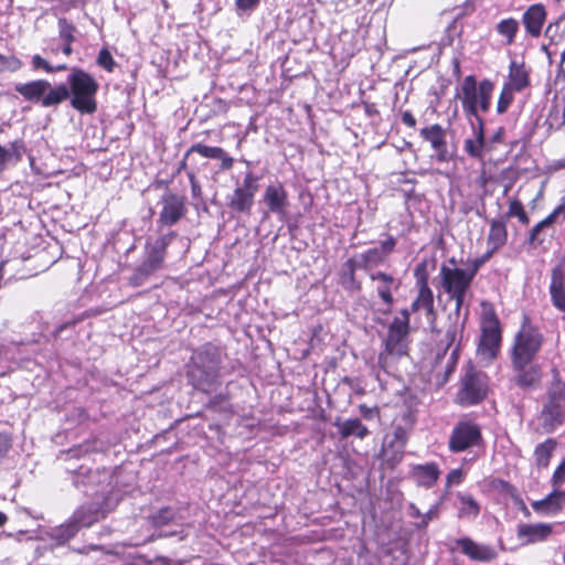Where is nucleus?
<instances>
[{"instance_id": "obj_1", "label": "nucleus", "mask_w": 565, "mask_h": 565, "mask_svg": "<svg viewBox=\"0 0 565 565\" xmlns=\"http://www.w3.org/2000/svg\"><path fill=\"white\" fill-rule=\"evenodd\" d=\"M14 90L24 100L39 104L43 108H56L68 100L71 107L81 115H93L98 109L99 83L81 67L71 70L66 83L52 85L47 79L38 78L15 84Z\"/></svg>"}, {"instance_id": "obj_2", "label": "nucleus", "mask_w": 565, "mask_h": 565, "mask_svg": "<svg viewBox=\"0 0 565 565\" xmlns=\"http://www.w3.org/2000/svg\"><path fill=\"white\" fill-rule=\"evenodd\" d=\"M545 338L527 313L522 315L519 330L513 337L509 351L513 375L511 382L524 392L536 391L542 386L544 372L535 361Z\"/></svg>"}, {"instance_id": "obj_3", "label": "nucleus", "mask_w": 565, "mask_h": 565, "mask_svg": "<svg viewBox=\"0 0 565 565\" xmlns=\"http://www.w3.org/2000/svg\"><path fill=\"white\" fill-rule=\"evenodd\" d=\"M221 350L205 343L195 349L185 364L186 382L193 390L203 394H212L222 385Z\"/></svg>"}, {"instance_id": "obj_4", "label": "nucleus", "mask_w": 565, "mask_h": 565, "mask_svg": "<svg viewBox=\"0 0 565 565\" xmlns=\"http://www.w3.org/2000/svg\"><path fill=\"white\" fill-rule=\"evenodd\" d=\"M493 90L494 83L491 79L483 78L478 82L475 75H467L456 97L461 102L463 114L479 122L483 120L480 113L486 114L490 110Z\"/></svg>"}, {"instance_id": "obj_5", "label": "nucleus", "mask_w": 565, "mask_h": 565, "mask_svg": "<svg viewBox=\"0 0 565 565\" xmlns=\"http://www.w3.org/2000/svg\"><path fill=\"white\" fill-rule=\"evenodd\" d=\"M551 372L552 381L539 415L540 426L546 434L565 424V381L562 380L557 367H553Z\"/></svg>"}, {"instance_id": "obj_6", "label": "nucleus", "mask_w": 565, "mask_h": 565, "mask_svg": "<svg viewBox=\"0 0 565 565\" xmlns=\"http://www.w3.org/2000/svg\"><path fill=\"white\" fill-rule=\"evenodd\" d=\"M175 236L177 233L174 231H170L169 233L159 236L153 243H146L143 260L129 277L130 286H141L151 275L163 267L168 246Z\"/></svg>"}, {"instance_id": "obj_7", "label": "nucleus", "mask_w": 565, "mask_h": 565, "mask_svg": "<svg viewBox=\"0 0 565 565\" xmlns=\"http://www.w3.org/2000/svg\"><path fill=\"white\" fill-rule=\"evenodd\" d=\"M488 375L470 366L460 380V387L456 393L455 403L462 407L478 405L488 397Z\"/></svg>"}, {"instance_id": "obj_8", "label": "nucleus", "mask_w": 565, "mask_h": 565, "mask_svg": "<svg viewBox=\"0 0 565 565\" xmlns=\"http://www.w3.org/2000/svg\"><path fill=\"white\" fill-rule=\"evenodd\" d=\"M502 328L494 310L484 313L481 319V334L477 353L482 360L494 361L501 351Z\"/></svg>"}, {"instance_id": "obj_9", "label": "nucleus", "mask_w": 565, "mask_h": 565, "mask_svg": "<svg viewBox=\"0 0 565 565\" xmlns=\"http://www.w3.org/2000/svg\"><path fill=\"white\" fill-rule=\"evenodd\" d=\"M483 443L480 424L468 416L461 417L452 427L448 438V449L452 454L467 451Z\"/></svg>"}, {"instance_id": "obj_10", "label": "nucleus", "mask_w": 565, "mask_h": 565, "mask_svg": "<svg viewBox=\"0 0 565 565\" xmlns=\"http://www.w3.org/2000/svg\"><path fill=\"white\" fill-rule=\"evenodd\" d=\"M260 177L253 172H246L242 184L236 186L232 194L227 196L226 205L235 213L250 215L252 207L255 202L256 193L258 192V181Z\"/></svg>"}, {"instance_id": "obj_11", "label": "nucleus", "mask_w": 565, "mask_h": 565, "mask_svg": "<svg viewBox=\"0 0 565 565\" xmlns=\"http://www.w3.org/2000/svg\"><path fill=\"white\" fill-rule=\"evenodd\" d=\"M465 152L473 159L482 162V169L479 175V184L486 186L488 183L494 181V177L488 166L492 163L491 158L484 161L486 150V127L484 120H479L473 127V138H467L463 141Z\"/></svg>"}, {"instance_id": "obj_12", "label": "nucleus", "mask_w": 565, "mask_h": 565, "mask_svg": "<svg viewBox=\"0 0 565 565\" xmlns=\"http://www.w3.org/2000/svg\"><path fill=\"white\" fill-rule=\"evenodd\" d=\"M397 239L391 234H387L385 239L381 241L380 246L371 247L358 257L361 269L370 275L375 271L374 269L385 264L391 254L395 252Z\"/></svg>"}, {"instance_id": "obj_13", "label": "nucleus", "mask_w": 565, "mask_h": 565, "mask_svg": "<svg viewBox=\"0 0 565 565\" xmlns=\"http://www.w3.org/2000/svg\"><path fill=\"white\" fill-rule=\"evenodd\" d=\"M369 278L372 282H376V295L385 306L382 312L384 315L390 313L395 302L394 294L397 292L402 286L401 279L383 270L370 273Z\"/></svg>"}, {"instance_id": "obj_14", "label": "nucleus", "mask_w": 565, "mask_h": 565, "mask_svg": "<svg viewBox=\"0 0 565 565\" xmlns=\"http://www.w3.org/2000/svg\"><path fill=\"white\" fill-rule=\"evenodd\" d=\"M161 204L158 223L162 226H173L186 215L185 195L167 192L161 196Z\"/></svg>"}, {"instance_id": "obj_15", "label": "nucleus", "mask_w": 565, "mask_h": 565, "mask_svg": "<svg viewBox=\"0 0 565 565\" xmlns=\"http://www.w3.org/2000/svg\"><path fill=\"white\" fill-rule=\"evenodd\" d=\"M191 153H198L206 159L218 160V170L222 172L228 171L234 167V158L231 157L222 147L207 146L201 142H196L193 143L184 153L183 159L179 164L178 172L186 169V159Z\"/></svg>"}, {"instance_id": "obj_16", "label": "nucleus", "mask_w": 565, "mask_h": 565, "mask_svg": "<svg viewBox=\"0 0 565 565\" xmlns=\"http://www.w3.org/2000/svg\"><path fill=\"white\" fill-rule=\"evenodd\" d=\"M439 276L441 288L448 296L467 294L473 281L463 268L446 265H441Z\"/></svg>"}, {"instance_id": "obj_17", "label": "nucleus", "mask_w": 565, "mask_h": 565, "mask_svg": "<svg viewBox=\"0 0 565 565\" xmlns=\"http://www.w3.org/2000/svg\"><path fill=\"white\" fill-rule=\"evenodd\" d=\"M546 19L547 10L543 3L536 2L529 6L522 13L521 18L525 34L532 39H539L542 34Z\"/></svg>"}, {"instance_id": "obj_18", "label": "nucleus", "mask_w": 565, "mask_h": 565, "mask_svg": "<svg viewBox=\"0 0 565 565\" xmlns=\"http://www.w3.org/2000/svg\"><path fill=\"white\" fill-rule=\"evenodd\" d=\"M419 135L425 141L429 142L439 162H445L449 159L447 131L440 124L423 127Z\"/></svg>"}, {"instance_id": "obj_19", "label": "nucleus", "mask_w": 565, "mask_h": 565, "mask_svg": "<svg viewBox=\"0 0 565 565\" xmlns=\"http://www.w3.org/2000/svg\"><path fill=\"white\" fill-rule=\"evenodd\" d=\"M548 291L553 307L565 313V258L552 268Z\"/></svg>"}, {"instance_id": "obj_20", "label": "nucleus", "mask_w": 565, "mask_h": 565, "mask_svg": "<svg viewBox=\"0 0 565 565\" xmlns=\"http://www.w3.org/2000/svg\"><path fill=\"white\" fill-rule=\"evenodd\" d=\"M263 201L268 212L279 216L287 213L289 195L282 183L268 184L264 190Z\"/></svg>"}, {"instance_id": "obj_21", "label": "nucleus", "mask_w": 565, "mask_h": 565, "mask_svg": "<svg viewBox=\"0 0 565 565\" xmlns=\"http://www.w3.org/2000/svg\"><path fill=\"white\" fill-rule=\"evenodd\" d=\"M409 342L408 335L387 331L384 340V351L379 355L380 367L383 370L386 369V359L388 355L396 358L408 355Z\"/></svg>"}, {"instance_id": "obj_22", "label": "nucleus", "mask_w": 565, "mask_h": 565, "mask_svg": "<svg viewBox=\"0 0 565 565\" xmlns=\"http://www.w3.org/2000/svg\"><path fill=\"white\" fill-rule=\"evenodd\" d=\"M408 310L411 313H423L427 321L435 326L437 321V310L435 307L434 291L431 288H416V296L413 299Z\"/></svg>"}, {"instance_id": "obj_23", "label": "nucleus", "mask_w": 565, "mask_h": 565, "mask_svg": "<svg viewBox=\"0 0 565 565\" xmlns=\"http://www.w3.org/2000/svg\"><path fill=\"white\" fill-rule=\"evenodd\" d=\"M407 440V430L403 426H396L393 430V439L384 448V456L392 468L402 461Z\"/></svg>"}, {"instance_id": "obj_24", "label": "nucleus", "mask_w": 565, "mask_h": 565, "mask_svg": "<svg viewBox=\"0 0 565 565\" xmlns=\"http://www.w3.org/2000/svg\"><path fill=\"white\" fill-rule=\"evenodd\" d=\"M468 317H469V310L467 309L462 317V320L461 321L456 320L455 322L449 324L445 332V342H446L445 352H447L448 350H450L452 348L451 359L455 362H457L459 354H460L461 342L463 339V332H465Z\"/></svg>"}, {"instance_id": "obj_25", "label": "nucleus", "mask_w": 565, "mask_h": 565, "mask_svg": "<svg viewBox=\"0 0 565 565\" xmlns=\"http://www.w3.org/2000/svg\"><path fill=\"white\" fill-rule=\"evenodd\" d=\"M358 269H361V265L356 256L348 258L342 264L339 282L347 291L360 292L362 290V281L356 278Z\"/></svg>"}, {"instance_id": "obj_26", "label": "nucleus", "mask_w": 565, "mask_h": 565, "mask_svg": "<svg viewBox=\"0 0 565 565\" xmlns=\"http://www.w3.org/2000/svg\"><path fill=\"white\" fill-rule=\"evenodd\" d=\"M457 546L472 561L490 562L497 556V552L489 545L478 544L469 537L457 540Z\"/></svg>"}, {"instance_id": "obj_27", "label": "nucleus", "mask_w": 565, "mask_h": 565, "mask_svg": "<svg viewBox=\"0 0 565 565\" xmlns=\"http://www.w3.org/2000/svg\"><path fill=\"white\" fill-rule=\"evenodd\" d=\"M409 477L417 486L429 489L438 481L440 470L436 462L415 465L409 471Z\"/></svg>"}, {"instance_id": "obj_28", "label": "nucleus", "mask_w": 565, "mask_h": 565, "mask_svg": "<svg viewBox=\"0 0 565 565\" xmlns=\"http://www.w3.org/2000/svg\"><path fill=\"white\" fill-rule=\"evenodd\" d=\"M514 90L522 92L531 85L530 68L524 62L511 61L508 81L503 84Z\"/></svg>"}, {"instance_id": "obj_29", "label": "nucleus", "mask_w": 565, "mask_h": 565, "mask_svg": "<svg viewBox=\"0 0 565 565\" xmlns=\"http://www.w3.org/2000/svg\"><path fill=\"white\" fill-rule=\"evenodd\" d=\"M565 504V491L554 488V490L547 494L544 499L533 501L531 503L532 509L540 514L552 515L556 514L563 509Z\"/></svg>"}, {"instance_id": "obj_30", "label": "nucleus", "mask_w": 565, "mask_h": 565, "mask_svg": "<svg viewBox=\"0 0 565 565\" xmlns=\"http://www.w3.org/2000/svg\"><path fill=\"white\" fill-rule=\"evenodd\" d=\"M333 425L338 428L339 437L342 440L350 437L364 439L371 434L370 429L362 423L360 418H348L345 420L337 418Z\"/></svg>"}, {"instance_id": "obj_31", "label": "nucleus", "mask_w": 565, "mask_h": 565, "mask_svg": "<svg viewBox=\"0 0 565 565\" xmlns=\"http://www.w3.org/2000/svg\"><path fill=\"white\" fill-rule=\"evenodd\" d=\"M489 246L493 249L503 247L508 242L507 220L503 217L494 218L490 222V228L487 237Z\"/></svg>"}, {"instance_id": "obj_32", "label": "nucleus", "mask_w": 565, "mask_h": 565, "mask_svg": "<svg viewBox=\"0 0 565 565\" xmlns=\"http://www.w3.org/2000/svg\"><path fill=\"white\" fill-rule=\"evenodd\" d=\"M556 447L557 441L554 438H547L535 446L533 457L537 469H545L548 467Z\"/></svg>"}, {"instance_id": "obj_33", "label": "nucleus", "mask_w": 565, "mask_h": 565, "mask_svg": "<svg viewBox=\"0 0 565 565\" xmlns=\"http://www.w3.org/2000/svg\"><path fill=\"white\" fill-rule=\"evenodd\" d=\"M104 516V512L99 509L82 507L73 514L72 526L75 527V530L89 527Z\"/></svg>"}, {"instance_id": "obj_34", "label": "nucleus", "mask_w": 565, "mask_h": 565, "mask_svg": "<svg viewBox=\"0 0 565 565\" xmlns=\"http://www.w3.org/2000/svg\"><path fill=\"white\" fill-rule=\"evenodd\" d=\"M519 29L520 22L513 17L504 18L495 25V32L503 39V43L507 46L515 43Z\"/></svg>"}, {"instance_id": "obj_35", "label": "nucleus", "mask_w": 565, "mask_h": 565, "mask_svg": "<svg viewBox=\"0 0 565 565\" xmlns=\"http://www.w3.org/2000/svg\"><path fill=\"white\" fill-rule=\"evenodd\" d=\"M411 330V311L408 308H402L388 323L387 331L409 337Z\"/></svg>"}, {"instance_id": "obj_36", "label": "nucleus", "mask_w": 565, "mask_h": 565, "mask_svg": "<svg viewBox=\"0 0 565 565\" xmlns=\"http://www.w3.org/2000/svg\"><path fill=\"white\" fill-rule=\"evenodd\" d=\"M76 532H61L58 535L54 536L52 532H45L50 544L39 545L35 551L39 555H42L49 550H53L55 547L62 546L71 541L74 537Z\"/></svg>"}, {"instance_id": "obj_37", "label": "nucleus", "mask_w": 565, "mask_h": 565, "mask_svg": "<svg viewBox=\"0 0 565 565\" xmlns=\"http://www.w3.org/2000/svg\"><path fill=\"white\" fill-rule=\"evenodd\" d=\"M31 68L34 72H44L47 74H55L58 72H64L67 70L66 64L52 65L47 60H45L40 54H34L31 58Z\"/></svg>"}, {"instance_id": "obj_38", "label": "nucleus", "mask_w": 565, "mask_h": 565, "mask_svg": "<svg viewBox=\"0 0 565 565\" xmlns=\"http://www.w3.org/2000/svg\"><path fill=\"white\" fill-rule=\"evenodd\" d=\"M502 217L507 221L510 217H516L523 225H527L530 223V217L524 209L523 203L519 199H512L509 202V209Z\"/></svg>"}, {"instance_id": "obj_39", "label": "nucleus", "mask_w": 565, "mask_h": 565, "mask_svg": "<svg viewBox=\"0 0 565 565\" xmlns=\"http://www.w3.org/2000/svg\"><path fill=\"white\" fill-rule=\"evenodd\" d=\"M175 518V511L171 507H164L149 516L150 524L154 527L169 525Z\"/></svg>"}, {"instance_id": "obj_40", "label": "nucleus", "mask_w": 565, "mask_h": 565, "mask_svg": "<svg viewBox=\"0 0 565 565\" xmlns=\"http://www.w3.org/2000/svg\"><path fill=\"white\" fill-rule=\"evenodd\" d=\"M409 515L413 519H416L415 526L418 529L426 527L430 520L437 518L438 510L436 508L429 509L425 514H422L419 509L415 504H411L409 508Z\"/></svg>"}, {"instance_id": "obj_41", "label": "nucleus", "mask_w": 565, "mask_h": 565, "mask_svg": "<svg viewBox=\"0 0 565 565\" xmlns=\"http://www.w3.org/2000/svg\"><path fill=\"white\" fill-rule=\"evenodd\" d=\"M415 288H430L429 271L426 259L420 260L414 268Z\"/></svg>"}, {"instance_id": "obj_42", "label": "nucleus", "mask_w": 565, "mask_h": 565, "mask_svg": "<svg viewBox=\"0 0 565 565\" xmlns=\"http://www.w3.org/2000/svg\"><path fill=\"white\" fill-rule=\"evenodd\" d=\"M516 90L503 85L500 92L498 103H497V113L499 115L505 114L510 106L514 100V93Z\"/></svg>"}, {"instance_id": "obj_43", "label": "nucleus", "mask_w": 565, "mask_h": 565, "mask_svg": "<svg viewBox=\"0 0 565 565\" xmlns=\"http://www.w3.org/2000/svg\"><path fill=\"white\" fill-rule=\"evenodd\" d=\"M554 223L548 216L535 224L529 234V244L533 246H540L543 244L544 238L541 237V232L545 227L552 226Z\"/></svg>"}, {"instance_id": "obj_44", "label": "nucleus", "mask_w": 565, "mask_h": 565, "mask_svg": "<svg viewBox=\"0 0 565 565\" xmlns=\"http://www.w3.org/2000/svg\"><path fill=\"white\" fill-rule=\"evenodd\" d=\"M459 499H460V503H461V508H460L461 515L476 518L479 514L480 507H479L478 502L473 499L472 495H470V494L460 495Z\"/></svg>"}, {"instance_id": "obj_45", "label": "nucleus", "mask_w": 565, "mask_h": 565, "mask_svg": "<svg viewBox=\"0 0 565 565\" xmlns=\"http://www.w3.org/2000/svg\"><path fill=\"white\" fill-rule=\"evenodd\" d=\"M58 35L63 42H75L76 26L68 22L65 18H60L57 21Z\"/></svg>"}, {"instance_id": "obj_46", "label": "nucleus", "mask_w": 565, "mask_h": 565, "mask_svg": "<svg viewBox=\"0 0 565 565\" xmlns=\"http://www.w3.org/2000/svg\"><path fill=\"white\" fill-rule=\"evenodd\" d=\"M8 158L10 161L18 163L22 160L23 154L26 152L25 142L22 138L15 139L10 142L9 148H7Z\"/></svg>"}, {"instance_id": "obj_47", "label": "nucleus", "mask_w": 565, "mask_h": 565, "mask_svg": "<svg viewBox=\"0 0 565 565\" xmlns=\"http://www.w3.org/2000/svg\"><path fill=\"white\" fill-rule=\"evenodd\" d=\"M96 63L99 67L104 68L108 73L114 72L116 67V61L107 47H102L99 50Z\"/></svg>"}, {"instance_id": "obj_48", "label": "nucleus", "mask_w": 565, "mask_h": 565, "mask_svg": "<svg viewBox=\"0 0 565 565\" xmlns=\"http://www.w3.org/2000/svg\"><path fill=\"white\" fill-rule=\"evenodd\" d=\"M22 61L15 55H2L0 54V72L10 71L17 72L22 67Z\"/></svg>"}, {"instance_id": "obj_49", "label": "nucleus", "mask_w": 565, "mask_h": 565, "mask_svg": "<svg viewBox=\"0 0 565 565\" xmlns=\"http://www.w3.org/2000/svg\"><path fill=\"white\" fill-rule=\"evenodd\" d=\"M188 179L191 185V194L192 199L196 201L203 200V190L202 185L200 184L199 180L196 179V175L193 171H188Z\"/></svg>"}, {"instance_id": "obj_50", "label": "nucleus", "mask_w": 565, "mask_h": 565, "mask_svg": "<svg viewBox=\"0 0 565 565\" xmlns=\"http://www.w3.org/2000/svg\"><path fill=\"white\" fill-rule=\"evenodd\" d=\"M551 483L554 488H559L565 483V457L562 459L559 465L556 467L552 478Z\"/></svg>"}, {"instance_id": "obj_51", "label": "nucleus", "mask_w": 565, "mask_h": 565, "mask_svg": "<svg viewBox=\"0 0 565 565\" xmlns=\"http://www.w3.org/2000/svg\"><path fill=\"white\" fill-rule=\"evenodd\" d=\"M359 412L365 420H373L374 418L379 419L381 417V411L379 406L369 407L366 404H360Z\"/></svg>"}, {"instance_id": "obj_52", "label": "nucleus", "mask_w": 565, "mask_h": 565, "mask_svg": "<svg viewBox=\"0 0 565 565\" xmlns=\"http://www.w3.org/2000/svg\"><path fill=\"white\" fill-rule=\"evenodd\" d=\"M463 481V472L460 468L452 469L448 472L446 477V489H449L452 486H458Z\"/></svg>"}, {"instance_id": "obj_53", "label": "nucleus", "mask_w": 565, "mask_h": 565, "mask_svg": "<svg viewBox=\"0 0 565 565\" xmlns=\"http://www.w3.org/2000/svg\"><path fill=\"white\" fill-rule=\"evenodd\" d=\"M547 216L553 223H556L558 220L562 222L565 221V195L561 199L558 205Z\"/></svg>"}, {"instance_id": "obj_54", "label": "nucleus", "mask_w": 565, "mask_h": 565, "mask_svg": "<svg viewBox=\"0 0 565 565\" xmlns=\"http://www.w3.org/2000/svg\"><path fill=\"white\" fill-rule=\"evenodd\" d=\"M12 447V437L8 433H0V460L3 459Z\"/></svg>"}, {"instance_id": "obj_55", "label": "nucleus", "mask_w": 565, "mask_h": 565, "mask_svg": "<svg viewBox=\"0 0 565 565\" xmlns=\"http://www.w3.org/2000/svg\"><path fill=\"white\" fill-rule=\"evenodd\" d=\"M84 318H85L84 316H78L77 318L73 319L72 321H66V322L61 323V324H60V326H57V327L55 328V330L52 332V337H53L54 339H57V338L60 337V334H61L64 330H66V329H68V328H73V327H75L77 323L82 322V321L84 320Z\"/></svg>"}, {"instance_id": "obj_56", "label": "nucleus", "mask_w": 565, "mask_h": 565, "mask_svg": "<svg viewBox=\"0 0 565 565\" xmlns=\"http://www.w3.org/2000/svg\"><path fill=\"white\" fill-rule=\"evenodd\" d=\"M483 265H484V263L482 262V259L477 257V258L470 259L468 262V268L465 270H466L467 275L473 280L477 273L480 270V268Z\"/></svg>"}, {"instance_id": "obj_57", "label": "nucleus", "mask_w": 565, "mask_h": 565, "mask_svg": "<svg viewBox=\"0 0 565 565\" xmlns=\"http://www.w3.org/2000/svg\"><path fill=\"white\" fill-rule=\"evenodd\" d=\"M260 0H235L237 11L247 12L258 7Z\"/></svg>"}, {"instance_id": "obj_58", "label": "nucleus", "mask_w": 565, "mask_h": 565, "mask_svg": "<svg viewBox=\"0 0 565 565\" xmlns=\"http://www.w3.org/2000/svg\"><path fill=\"white\" fill-rule=\"evenodd\" d=\"M466 296H467V294H458V295H450V296H448L451 300L455 301L454 313H455L457 319H459V317L461 315V310H462V308L465 306V302H466Z\"/></svg>"}, {"instance_id": "obj_59", "label": "nucleus", "mask_w": 565, "mask_h": 565, "mask_svg": "<svg viewBox=\"0 0 565 565\" xmlns=\"http://www.w3.org/2000/svg\"><path fill=\"white\" fill-rule=\"evenodd\" d=\"M401 119H402V122L408 127V128H415L416 127V118L415 116L413 115V113L411 110H404L402 111L401 114Z\"/></svg>"}, {"instance_id": "obj_60", "label": "nucleus", "mask_w": 565, "mask_h": 565, "mask_svg": "<svg viewBox=\"0 0 565 565\" xmlns=\"http://www.w3.org/2000/svg\"><path fill=\"white\" fill-rule=\"evenodd\" d=\"M364 113L367 117H377L380 115V110L375 103L363 102Z\"/></svg>"}, {"instance_id": "obj_61", "label": "nucleus", "mask_w": 565, "mask_h": 565, "mask_svg": "<svg viewBox=\"0 0 565 565\" xmlns=\"http://www.w3.org/2000/svg\"><path fill=\"white\" fill-rule=\"evenodd\" d=\"M74 551L78 552V553H83V554H86L88 553L89 551H96V550H103L105 551V547L103 546H98V545H84L82 547H73ZM106 553L108 554H115L117 553L116 551H113V550H106Z\"/></svg>"}, {"instance_id": "obj_62", "label": "nucleus", "mask_w": 565, "mask_h": 565, "mask_svg": "<svg viewBox=\"0 0 565 565\" xmlns=\"http://www.w3.org/2000/svg\"><path fill=\"white\" fill-rule=\"evenodd\" d=\"M504 137H505V128L499 127L490 138L491 143H502L504 141Z\"/></svg>"}, {"instance_id": "obj_63", "label": "nucleus", "mask_w": 565, "mask_h": 565, "mask_svg": "<svg viewBox=\"0 0 565 565\" xmlns=\"http://www.w3.org/2000/svg\"><path fill=\"white\" fill-rule=\"evenodd\" d=\"M7 148L0 145V168H4L7 163L10 161L8 158Z\"/></svg>"}, {"instance_id": "obj_64", "label": "nucleus", "mask_w": 565, "mask_h": 565, "mask_svg": "<svg viewBox=\"0 0 565 565\" xmlns=\"http://www.w3.org/2000/svg\"><path fill=\"white\" fill-rule=\"evenodd\" d=\"M73 43L74 42H63L62 52L64 55L70 56L73 53Z\"/></svg>"}]
</instances>
